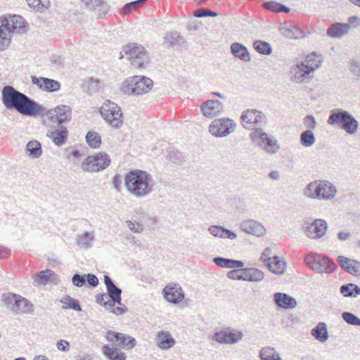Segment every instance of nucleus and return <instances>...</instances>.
Segmentation results:
<instances>
[{
	"mask_svg": "<svg viewBox=\"0 0 360 360\" xmlns=\"http://www.w3.org/2000/svg\"><path fill=\"white\" fill-rule=\"evenodd\" d=\"M1 98L7 109L15 110L22 115L32 117L46 112L44 107L10 85L2 89Z\"/></svg>",
	"mask_w": 360,
	"mask_h": 360,
	"instance_id": "1",
	"label": "nucleus"
},
{
	"mask_svg": "<svg viewBox=\"0 0 360 360\" xmlns=\"http://www.w3.org/2000/svg\"><path fill=\"white\" fill-rule=\"evenodd\" d=\"M124 185L128 193L136 198L148 196L154 187L151 175L141 169H134L127 173Z\"/></svg>",
	"mask_w": 360,
	"mask_h": 360,
	"instance_id": "2",
	"label": "nucleus"
},
{
	"mask_svg": "<svg viewBox=\"0 0 360 360\" xmlns=\"http://www.w3.org/2000/svg\"><path fill=\"white\" fill-rule=\"evenodd\" d=\"M104 283L107 289V295L109 297L107 302H104V307L116 315L124 314L127 309L121 302L122 290L114 284L108 275L104 276Z\"/></svg>",
	"mask_w": 360,
	"mask_h": 360,
	"instance_id": "3",
	"label": "nucleus"
},
{
	"mask_svg": "<svg viewBox=\"0 0 360 360\" xmlns=\"http://www.w3.org/2000/svg\"><path fill=\"white\" fill-rule=\"evenodd\" d=\"M153 82L149 77L135 75L123 82L121 91L129 96H139L152 89Z\"/></svg>",
	"mask_w": 360,
	"mask_h": 360,
	"instance_id": "4",
	"label": "nucleus"
},
{
	"mask_svg": "<svg viewBox=\"0 0 360 360\" xmlns=\"http://www.w3.org/2000/svg\"><path fill=\"white\" fill-rule=\"evenodd\" d=\"M314 56L315 53H313L307 56L304 61L299 63L291 68L290 74L292 82L296 83L304 82V79L307 78L311 72L321 66L323 62L322 59H316Z\"/></svg>",
	"mask_w": 360,
	"mask_h": 360,
	"instance_id": "5",
	"label": "nucleus"
},
{
	"mask_svg": "<svg viewBox=\"0 0 360 360\" xmlns=\"http://www.w3.org/2000/svg\"><path fill=\"white\" fill-rule=\"evenodd\" d=\"M304 262L307 266L318 274H331L337 267L335 262L328 257L314 253L307 255Z\"/></svg>",
	"mask_w": 360,
	"mask_h": 360,
	"instance_id": "6",
	"label": "nucleus"
},
{
	"mask_svg": "<svg viewBox=\"0 0 360 360\" xmlns=\"http://www.w3.org/2000/svg\"><path fill=\"white\" fill-rule=\"evenodd\" d=\"M100 112L103 118L115 128H120L123 123L121 108L115 103L107 100L102 105Z\"/></svg>",
	"mask_w": 360,
	"mask_h": 360,
	"instance_id": "7",
	"label": "nucleus"
},
{
	"mask_svg": "<svg viewBox=\"0 0 360 360\" xmlns=\"http://www.w3.org/2000/svg\"><path fill=\"white\" fill-rule=\"evenodd\" d=\"M123 51L134 68H144L149 63V57L144 47L141 46L129 44L124 46Z\"/></svg>",
	"mask_w": 360,
	"mask_h": 360,
	"instance_id": "8",
	"label": "nucleus"
},
{
	"mask_svg": "<svg viewBox=\"0 0 360 360\" xmlns=\"http://www.w3.org/2000/svg\"><path fill=\"white\" fill-rule=\"evenodd\" d=\"M2 301L15 313L30 314L33 310V304L27 299L18 295L3 294Z\"/></svg>",
	"mask_w": 360,
	"mask_h": 360,
	"instance_id": "9",
	"label": "nucleus"
},
{
	"mask_svg": "<svg viewBox=\"0 0 360 360\" xmlns=\"http://www.w3.org/2000/svg\"><path fill=\"white\" fill-rule=\"evenodd\" d=\"M110 156L105 153H98L88 156L82 162V169L88 172H98L106 169L110 164Z\"/></svg>",
	"mask_w": 360,
	"mask_h": 360,
	"instance_id": "10",
	"label": "nucleus"
},
{
	"mask_svg": "<svg viewBox=\"0 0 360 360\" xmlns=\"http://www.w3.org/2000/svg\"><path fill=\"white\" fill-rule=\"evenodd\" d=\"M236 123L231 119L222 117L214 120L209 127L210 134L217 138L226 137L236 129Z\"/></svg>",
	"mask_w": 360,
	"mask_h": 360,
	"instance_id": "11",
	"label": "nucleus"
},
{
	"mask_svg": "<svg viewBox=\"0 0 360 360\" xmlns=\"http://www.w3.org/2000/svg\"><path fill=\"white\" fill-rule=\"evenodd\" d=\"M266 116L256 109H248L241 115L242 125L245 129H252L262 127L265 124Z\"/></svg>",
	"mask_w": 360,
	"mask_h": 360,
	"instance_id": "12",
	"label": "nucleus"
},
{
	"mask_svg": "<svg viewBox=\"0 0 360 360\" xmlns=\"http://www.w3.org/2000/svg\"><path fill=\"white\" fill-rule=\"evenodd\" d=\"M227 276L232 280H243L250 282H259L264 278L262 271L255 268L233 269L228 272Z\"/></svg>",
	"mask_w": 360,
	"mask_h": 360,
	"instance_id": "13",
	"label": "nucleus"
},
{
	"mask_svg": "<svg viewBox=\"0 0 360 360\" xmlns=\"http://www.w3.org/2000/svg\"><path fill=\"white\" fill-rule=\"evenodd\" d=\"M45 111L46 112L41 115H46L51 119L53 122H57L60 126L63 123L70 122L72 118V110L68 105H60L49 110L45 108Z\"/></svg>",
	"mask_w": 360,
	"mask_h": 360,
	"instance_id": "14",
	"label": "nucleus"
},
{
	"mask_svg": "<svg viewBox=\"0 0 360 360\" xmlns=\"http://www.w3.org/2000/svg\"><path fill=\"white\" fill-rule=\"evenodd\" d=\"M302 228L307 237L316 239L322 237L326 232L327 224L324 220L316 219L311 222L305 221Z\"/></svg>",
	"mask_w": 360,
	"mask_h": 360,
	"instance_id": "15",
	"label": "nucleus"
},
{
	"mask_svg": "<svg viewBox=\"0 0 360 360\" xmlns=\"http://www.w3.org/2000/svg\"><path fill=\"white\" fill-rule=\"evenodd\" d=\"M105 338L108 341L117 342L120 347L128 350L131 349L136 345V340L134 338L112 330L108 331Z\"/></svg>",
	"mask_w": 360,
	"mask_h": 360,
	"instance_id": "16",
	"label": "nucleus"
},
{
	"mask_svg": "<svg viewBox=\"0 0 360 360\" xmlns=\"http://www.w3.org/2000/svg\"><path fill=\"white\" fill-rule=\"evenodd\" d=\"M164 298L172 304H178L184 298V291L178 283H170L163 289Z\"/></svg>",
	"mask_w": 360,
	"mask_h": 360,
	"instance_id": "17",
	"label": "nucleus"
},
{
	"mask_svg": "<svg viewBox=\"0 0 360 360\" xmlns=\"http://www.w3.org/2000/svg\"><path fill=\"white\" fill-rule=\"evenodd\" d=\"M240 229L245 233L257 237L264 236L266 233V229L264 225L254 219H247L242 221Z\"/></svg>",
	"mask_w": 360,
	"mask_h": 360,
	"instance_id": "18",
	"label": "nucleus"
},
{
	"mask_svg": "<svg viewBox=\"0 0 360 360\" xmlns=\"http://www.w3.org/2000/svg\"><path fill=\"white\" fill-rule=\"evenodd\" d=\"M155 342L160 349L167 351L173 348L176 341L169 332L160 330L155 335Z\"/></svg>",
	"mask_w": 360,
	"mask_h": 360,
	"instance_id": "19",
	"label": "nucleus"
},
{
	"mask_svg": "<svg viewBox=\"0 0 360 360\" xmlns=\"http://www.w3.org/2000/svg\"><path fill=\"white\" fill-rule=\"evenodd\" d=\"M200 109L203 115L212 117L221 114L224 110V106L218 100H208L202 103Z\"/></svg>",
	"mask_w": 360,
	"mask_h": 360,
	"instance_id": "20",
	"label": "nucleus"
},
{
	"mask_svg": "<svg viewBox=\"0 0 360 360\" xmlns=\"http://www.w3.org/2000/svg\"><path fill=\"white\" fill-rule=\"evenodd\" d=\"M86 8L98 13V18L102 19L109 11L108 4L103 0H82Z\"/></svg>",
	"mask_w": 360,
	"mask_h": 360,
	"instance_id": "21",
	"label": "nucleus"
},
{
	"mask_svg": "<svg viewBox=\"0 0 360 360\" xmlns=\"http://www.w3.org/2000/svg\"><path fill=\"white\" fill-rule=\"evenodd\" d=\"M337 259L339 266L346 272L352 275L360 276V262L344 256H338Z\"/></svg>",
	"mask_w": 360,
	"mask_h": 360,
	"instance_id": "22",
	"label": "nucleus"
},
{
	"mask_svg": "<svg viewBox=\"0 0 360 360\" xmlns=\"http://www.w3.org/2000/svg\"><path fill=\"white\" fill-rule=\"evenodd\" d=\"M32 82L39 89L49 92L58 91L60 87V84L58 81L45 77L32 76Z\"/></svg>",
	"mask_w": 360,
	"mask_h": 360,
	"instance_id": "23",
	"label": "nucleus"
},
{
	"mask_svg": "<svg viewBox=\"0 0 360 360\" xmlns=\"http://www.w3.org/2000/svg\"><path fill=\"white\" fill-rule=\"evenodd\" d=\"M46 136L52 140L55 145L60 146L65 143L68 131L67 127L60 125L57 129L49 130Z\"/></svg>",
	"mask_w": 360,
	"mask_h": 360,
	"instance_id": "24",
	"label": "nucleus"
},
{
	"mask_svg": "<svg viewBox=\"0 0 360 360\" xmlns=\"http://www.w3.org/2000/svg\"><path fill=\"white\" fill-rule=\"evenodd\" d=\"M303 195L309 199L321 200V179L309 183L303 189Z\"/></svg>",
	"mask_w": 360,
	"mask_h": 360,
	"instance_id": "25",
	"label": "nucleus"
},
{
	"mask_svg": "<svg viewBox=\"0 0 360 360\" xmlns=\"http://www.w3.org/2000/svg\"><path fill=\"white\" fill-rule=\"evenodd\" d=\"M76 245L79 249L87 250L91 248L95 240V232L84 231L82 233H79L76 236Z\"/></svg>",
	"mask_w": 360,
	"mask_h": 360,
	"instance_id": "26",
	"label": "nucleus"
},
{
	"mask_svg": "<svg viewBox=\"0 0 360 360\" xmlns=\"http://www.w3.org/2000/svg\"><path fill=\"white\" fill-rule=\"evenodd\" d=\"M338 193L335 185L328 180H321V200H333Z\"/></svg>",
	"mask_w": 360,
	"mask_h": 360,
	"instance_id": "27",
	"label": "nucleus"
},
{
	"mask_svg": "<svg viewBox=\"0 0 360 360\" xmlns=\"http://www.w3.org/2000/svg\"><path fill=\"white\" fill-rule=\"evenodd\" d=\"M349 114L347 111L341 109H334L330 111L328 119V124L330 125L342 126L344 122L349 118Z\"/></svg>",
	"mask_w": 360,
	"mask_h": 360,
	"instance_id": "28",
	"label": "nucleus"
},
{
	"mask_svg": "<svg viewBox=\"0 0 360 360\" xmlns=\"http://www.w3.org/2000/svg\"><path fill=\"white\" fill-rule=\"evenodd\" d=\"M102 352L109 360H126L127 359L125 353L112 345H105L102 347Z\"/></svg>",
	"mask_w": 360,
	"mask_h": 360,
	"instance_id": "29",
	"label": "nucleus"
},
{
	"mask_svg": "<svg viewBox=\"0 0 360 360\" xmlns=\"http://www.w3.org/2000/svg\"><path fill=\"white\" fill-rule=\"evenodd\" d=\"M274 301L278 307L284 309H292L297 305V302L295 298L282 292H276L274 294Z\"/></svg>",
	"mask_w": 360,
	"mask_h": 360,
	"instance_id": "30",
	"label": "nucleus"
},
{
	"mask_svg": "<svg viewBox=\"0 0 360 360\" xmlns=\"http://www.w3.org/2000/svg\"><path fill=\"white\" fill-rule=\"evenodd\" d=\"M264 263L268 266L269 269L276 274H282L285 269V263L284 261L280 259L278 257L274 256L264 259Z\"/></svg>",
	"mask_w": 360,
	"mask_h": 360,
	"instance_id": "31",
	"label": "nucleus"
},
{
	"mask_svg": "<svg viewBox=\"0 0 360 360\" xmlns=\"http://www.w3.org/2000/svg\"><path fill=\"white\" fill-rule=\"evenodd\" d=\"M349 32V25L346 23H333L327 30V34L331 38H342Z\"/></svg>",
	"mask_w": 360,
	"mask_h": 360,
	"instance_id": "32",
	"label": "nucleus"
},
{
	"mask_svg": "<svg viewBox=\"0 0 360 360\" xmlns=\"http://www.w3.org/2000/svg\"><path fill=\"white\" fill-rule=\"evenodd\" d=\"M13 33L12 27L9 25L2 23L0 25V51L8 47Z\"/></svg>",
	"mask_w": 360,
	"mask_h": 360,
	"instance_id": "33",
	"label": "nucleus"
},
{
	"mask_svg": "<svg viewBox=\"0 0 360 360\" xmlns=\"http://www.w3.org/2000/svg\"><path fill=\"white\" fill-rule=\"evenodd\" d=\"M269 134L266 133L262 127H256L250 134V138L252 143L257 147L261 148L265 141L268 139Z\"/></svg>",
	"mask_w": 360,
	"mask_h": 360,
	"instance_id": "34",
	"label": "nucleus"
},
{
	"mask_svg": "<svg viewBox=\"0 0 360 360\" xmlns=\"http://www.w3.org/2000/svg\"><path fill=\"white\" fill-rule=\"evenodd\" d=\"M311 335L318 341L325 342L328 339L327 326L324 322H319L311 331Z\"/></svg>",
	"mask_w": 360,
	"mask_h": 360,
	"instance_id": "35",
	"label": "nucleus"
},
{
	"mask_svg": "<svg viewBox=\"0 0 360 360\" xmlns=\"http://www.w3.org/2000/svg\"><path fill=\"white\" fill-rule=\"evenodd\" d=\"M213 262L217 266L224 268H241L244 266V263L242 261L226 259L220 257H214Z\"/></svg>",
	"mask_w": 360,
	"mask_h": 360,
	"instance_id": "36",
	"label": "nucleus"
},
{
	"mask_svg": "<svg viewBox=\"0 0 360 360\" xmlns=\"http://www.w3.org/2000/svg\"><path fill=\"white\" fill-rule=\"evenodd\" d=\"M209 231L215 237L230 239H234L236 238V234L234 232L219 226L213 225L210 226Z\"/></svg>",
	"mask_w": 360,
	"mask_h": 360,
	"instance_id": "37",
	"label": "nucleus"
},
{
	"mask_svg": "<svg viewBox=\"0 0 360 360\" xmlns=\"http://www.w3.org/2000/svg\"><path fill=\"white\" fill-rule=\"evenodd\" d=\"M280 148L281 147L277 139L274 136L269 135L260 148L267 154L274 155L278 152Z\"/></svg>",
	"mask_w": 360,
	"mask_h": 360,
	"instance_id": "38",
	"label": "nucleus"
},
{
	"mask_svg": "<svg viewBox=\"0 0 360 360\" xmlns=\"http://www.w3.org/2000/svg\"><path fill=\"white\" fill-rule=\"evenodd\" d=\"M231 50L233 55L244 61H249L250 57L247 49L241 44L235 42L231 44Z\"/></svg>",
	"mask_w": 360,
	"mask_h": 360,
	"instance_id": "39",
	"label": "nucleus"
},
{
	"mask_svg": "<svg viewBox=\"0 0 360 360\" xmlns=\"http://www.w3.org/2000/svg\"><path fill=\"white\" fill-rule=\"evenodd\" d=\"M26 151L32 158H39L42 154L41 143L37 140L29 141L26 145Z\"/></svg>",
	"mask_w": 360,
	"mask_h": 360,
	"instance_id": "40",
	"label": "nucleus"
},
{
	"mask_svg": "<svg viewBox=\"0 0 360 360\" xmlns=\"http://www.w3.org/2000/svg\"><path fill=\"white\" fill-rule=\"evenodd\" d=\"M261 360H282L279 353L274 347H263L259 352Z\"/></svg>",
	"mask_w": 360,
	"mask_h": 360,
	"instance_id": "41",
	"label": "nucleus"
},
{
	"mask_svg": "<svg viewBox=\"0 0 360 360\" xmlns=\"http://www.w3.org/2000/svg\"><path fill=\"white\" fill-rule=\"evenodd\" d=\"M340 291L345 297H356L360 295V288L352 283L342 285Z\"/></svg>",
	"mask_w": 360,
	"mask_h": 360,
	"instance_id": "42",
	"label": "nucleus"
},
{
	"mask_svg": "<svg viewBox=\"0 0 360 360\" xmlns=\"http://www.w3.org/2000/svg\"><path fill=\"white\" fill-rule=\"evenodd\" d=\"M86 141L88 146L91 148H98L101 144V137L96 131H88L86 135Z\"/></svg>",
	"mask_w": 360,
	"mask_h": 360,
	"instance_id": "43",
	"label": "nucleus"
},
{
	"mask_svg": "<svg viewBox=\"0 0 360 360\" xmlns=\"http://www.w3.org/2000/svg\"><path fill=\"white\" fill-rule=\"evenodd\" d=\"M4 24L9 25L10 27H12V32H14L16 30H20L25 27V20L20 15H15L10 18L9 20H6Z\"/></svg>",
	"mask_w": 360,
	"mask_h": 360,
	"instance_id": "44",
	"label": "nucleus"
},
{
	"mask_svg": "<svg viewBox=\"0 0 360 360\" xmlns=\"http://www.w3.org/2000/svg\"><path fill=\"white\" fill-rule=\"evenodd\" d=\"M53 274V271L51 269L40 271L33 277L34 284L35 285L46 284Z\"/></svg>",
	"mask_w": 360,
	"mask_h": 360,
	"instance_id": "45",
	"label": "nucleus"
},
{
	"mask_svg": "<svg viewBox=\"0 0 360 360\" xmlns=\"http://www.w3.org/2000/svg\"><path fill=\"white\" fill-rule=\"evenodd\" d=\"M316 141L314 133L311 130L304 131L300 135V143L304 147H310Z\"/></svg>",
	"mask_w": 360,
	"mask_h": 360,
	"instance_id": "46",
	"label": "nucleus"
},
{
	"mask_svg": "<svg viewBox=\"0 0 360 360\" xmlns=\"http://www.w3.org/2000/svg\"><path fill=\"white\" fill-rule=\"evenodd\" d=\"M254 49L259 53L269 55L272 52L271 45L266 41L257 40L253 44Z\"/></svg>",
	"mask_w": 360,
	"mask_h": 360,
	"instance_id": "47",
	"label": "nucleus"
},
{
	"mask_svg": "<svg viewBox=\"0 0 360 360\" xmlns=\"http://www.w3.org/2000/svg\"><path fill=\"white\" fill-rule=\"evenodd\" d=\"M341 128L348 134H354L358 128V122L351 115L349 118L342 124Z\"/></svg>",
	"mask_w": 360,
	"mask_h": 360,
	"instance_id": "48",
	"label": "nucleus"
},
{
	"mask_svg": "<svg viewBox=\"0 0 360 360\" xmlns=\"http://www.w3.org/2000/svg\"><path fill=\"white\" fill-rule=\"evenodd\" d=\"M60 302L63 303L65 306L63 307L64 309H72L77 311H82L81 307L79 304L78 300L70 297L66 296L63 297Z\"/></svg>",
	"mask_w": 360,
	"mask_h": 360,
	"instance_id": "49",
	"label": "nucleus"
},
{
	"mask_svg": "<svg viewBox=\"0 0 360 360\" xmlns=\"http://www.w3.org/2000/svg\"><path fill=\"white\" fill-rule=\"evenodd\" d=\"M146 1L147 0H136L130 3H127L122 8L121 13L123 15H127L129 13L141 7Z\"/></svg>",
	"mask_w": 360,
	"mask_h": 360,
	"instance_id": "50",
	"label": "nucleus"
},
{
	"mask_svg": "<svg viewBox=\"0 0 360 360\" xmlns=\"http://www.w3.org/2000/svg\"><path fill=\"white\" fill-rule=\"evenodd\" d=\"M343 320L348 324L355 326H360V319L351 312H343L342 314Z\"/></svg>",
	"mask_w": 360,
	"mask_h": 360,
	"instance_id": "51",
	"label": "nucleus"
},
{
	"mask_svg": "<svg viewBox=\"0 0 360 360\" xmlns=\"http://www.w3.org/2000/svg\"><path fill=\"white\" fill-rule=\"evenodd\" d=\"M225 339L227 340V344H234L238 342L242 339L243 333L241 331L236 332H227L225 331Z\"/></svg>",
	"mask_w": 360,
	"mask_h": 360,
	"instance_id": "52",
	"label": "nucleus"
},
{
	"mask_svg": "<svg viewBox=\"0 0 360 360\" xmlns=\"http://www.w3.org/2000/svg\"><path fill=\"white\" fill-rule=\"evenodd\" d=\"M101 86V81L97 79L91 78L87 82V88L90 93L98 91Z\"/></svg>",
	"mask_w": 360,
	"mask_h": 360,
	"instance_id": "53",
	"label": "nucleus"
},
{
	"mask_svg": "<svg viewBox=\"0 0 360 360\" xmlns=\"http://www.w3.org/2000/svg\"><path fill=\"white\" fill-rule=\"evenodd\" d=\"M128 228L134 233H141L143 231V226L135 221L127 220L126 221Z\"/></svg>",
	"mask_w": 360,
	"mask_h": 360,
	"instance_id": "54",
	"label": "nucleus"
},
{
	"mask_svg": "<svg viewBox=\"0 0 360 360\" xmlns=\"http://www.w3.org/2000/svg\"><path fill=\"white\" fill-rule=\"evenodd\" d=\"M217 13L206 8H200L195 11L193 13V15L197 18H202V17H216L217 16Z\"/></svg>",
	"mask_w": 360,
	"mask_h": 360,
	"instance_id": "55",
	"label": "nucleus"
},
{
	"mask_svg": "<svg viewBox=\"0 0 360 360\" xmlns=\"http://www.w3.org/2000/svg\"><path fill=\"white\" fill-rule=\"evenodd\" d=\"M72 284L76 287H82L86 283V275L75 274L72 278Z\"/></svg>",
	"mask_w": 360,
	"mask_h": 360,
	"instance_id": "56",
	"label": "nucleus"
},
{
	"mask_svg": "<svg viewBox=\"0 0 360 360\" xmlns=\"http://www.w3.org/2000/svg\"><path fill=\"white\" fill-rule=\"evenodd\" d=\"M27 3L30 7L33 8L37 11H42L44 8H46L41 0H27Z\"/></svg>",
	"mask_w": 360,
	"mask_h": 360,
	"instance_id": "57",
	"label": "nucleus"
},
{
	"mask_svg": "<svg viewBox=\"0 0 360 360\" xmlns=\"http://www.w3.org/2000/svg\"><path fill=\"white\" fill-rule=\"evenodd\" d=\"M179 37L176 32H169L164 37V42L170 45L175 44L177 42V37Z\"/></svg>",
	"mask_w": 360,
	"mask_h": 360,
	"instance_id": "58",
	"label": "nucleus"
},
{
	"mask_svg": "<svg viewBox=\"0 0 360 360\" xmlns=\"http://www.w3.org/2000/svg\"><path fill=\"white\" fill-rule=\"evenodd\" d=\"M264 8L273 12L279 13L280 11V3L274 1L265 2L263 4Z\"/></svg>",
	"mask_w": 360,
	"mask_h": 360,
	"instance_id": "59",
	"label": "nucleus"
},
{
	"mask_svg": "<svg viewBox=\"0 0 360 360\" xmlns=\"http://www.w3.org/2000/svg\"><path fill=\"white\" fill-rule=\"evenodd\" d=\"M347 25H349V30L350 28H357L360 27V18L356 15L351 16L347 20Z\"/></svg>",
	"mask_w": 360,
	"mask_h": 360,
	"instance_id": "60",
	"label": "nucleus"
},
{
	"mask_svg": "<svg viewBox=\"0 0 360 360\" xmlns=\"http://www.w3.org/2000/svg\"><path fill=\"white\" fill-rule=\"evenodd\" d=\"M56 347L62 352H68L70 349V342L65 340H58L56 342Z\"/></svg>",
	"mask_w": 360,
	"mask_h": 360,
	"instance_id": "61",
	"label": "nucleus"
},
{
	"mask_svg": "<svg viewBox=\"0 0 360 360\" xmlns=\"http://www.w3.org/2000/svg\"><path fill=\"white\" fill-rule=\"evenodd\" d=\"M86 275V282L88 283V284L92 287H96L98 284V278L92 274H88Z\"/></svg>",
	"mask_w": 360,
	"mask_h": 360,
	"instance_id": "62",
	"label": "nucleus"
},
{
	"mask_svg": "<svg viewBox=\"0 0 360 360\" xmlns=\"http://www.w3.org/2000/svg\"><path fill=\"white\" fill-rule=\"evenodd\" d=\"M316 120L312 115H307L304 118V124L309 129H314L316 127Z\"/></svg>",
	"mask_w": 360,
	"mask_h": 360,
	"instance_id": "63",
	"label": "nucleus"
},
{
	"mask_svg": "<svg viewBox=\"0 0 360 360\" xmlns=\"http://www.w3.org/2000/svg\"><path fill=\"white\" fill-rule=\"evenodd\" d=\"M350 71L356 76L360 77V63L352 62L350 67Z\"/></svg>",
	"mask_w": 360,
	"mask_h": 360,
	"instance_id": "64",
	"label": "nucleus"
}]
</instances>
